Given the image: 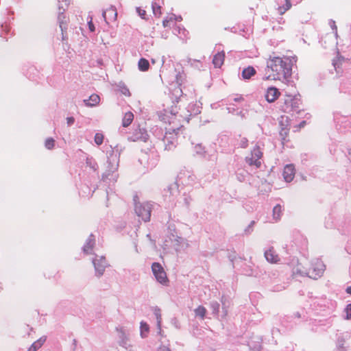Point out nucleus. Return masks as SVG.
I'll return each instance as SVG.
<instances>
[{
    "mask_svg": "<svg viewBox=\"0 0 351 351\" xmlns=\"http://www.w3.org/2000/svg\"><path fill=\"white\" fill-rule=\"evenodd\" d=\"M293 62H296L294 57L290 58L287 56H269L267 60V70L270 73L264 80L275 81L287 80L291 75Z\"/></svg>",
    "mask_w": 351,
    "mask_h": 351,
    "instance_id": "nucleus-1",
    "label": "nucleus"
},
{
    "mask_svg": "<svg viewBox=\"0 0 351 351\" xmlns=\"http://www.w3.org/2000/svg\"><path fill=\"white\" fill-rule=\"evenodd\" d=\"M302 101L296 96L286 95L283 104L280 106V110L285 113H291L299 109Z\"/></svg>",
    "mask_w": 351,
    "mask_h": 351,
    "instance_id": "nucleus-2",
    "label": "nucleus"
},
{
    "mask_svg": "<svg viewBox=\"0 0 351 351\" xmlns=\"http://www.w3.org/2000/svg\"><path fill=\"white\" fill-rule=\"evenodd\" d=\"M325 270L324 263L319 259L313 260L308 268V276L314 279H317L322 276Z\"/></svg>",
    "mask_w": 351,
    "mask_h": 351,
    "instance_id": "nucleus-3",
    "label": "nucleus"
},
{
    "mask_svg": "<svg viewBox=\"0 0 351 351\" xmlns=\"http://www.w3.org/2000/svg\"><path fill=\"white\" fill-rule=\"evenodd\" d=\"M135 212L137 215L145 221H147L150 219L151 216V206L148 203L135 204Z\"/></svg>",
    "mask_w": 351,
    "mask_h": 351,
    "instance_id": "nucleus-4",
    "label": "nucleus"
},
{
    "mask_svg": "<svg viewBox=\"0 0 351 351\" xmlns=\"http://www.w3.org/2000/svg\"><path fill=\"white\" fill-rule=\"evenodd\" d=\"M152 270L158 282L162 285L167 284L168 279L166 273L160 264L158 263H154L152 265Z\"/></svg>",
    "mask_w": 351,
    "mask_h": 351,
    "instance_id": "nucleus-5",
    "label": "nucleus"
},
{
    "mask_svg": "<svg viewBox=\"0 0 351 351\" xmlns=\"http://www.w3.org/2000/svg\"><path fill=\"white\" fill-rule=\"evenodd\" d=\"M262 156H263V153L261 151L260 147L258 146H256L252 149L250 156L246 158V162L250 166L254 165V166H256V167L259 168L261 165L260 159L261 158Z\"/></svg>",
    "mask_w": 351,
    "mask_h": 351,
    "instance_id": "nucleus-6",
    "label": "nucleus"
},
{
    "mask_svg": "<svg viewBox=\"0 0 351 351\" xmlns=\"http://www.w3.org/2000/svg\"><path fill=\"white\" fill-rule=\"evenodd\" d=\"M282 120L280 121V136L281 137L282 144L284 145L286 143L289 141V120L288 117H285V123L283 124L282 121L285 119L284 117H281Z\"/></svg>",
    "mask_w": 351,
    "mask_h": 351,
    "instance_id": "nucleus-7",
    "label": "nucleus"
},
{
    "mask_svg": "<svg viewBox=\"0 0 351 351\" xmlns=\"http://www.w3.org/2000/svg\"><path fill=\"white\" fill-rule=\"evenodd\" d=\"M280 95L281 93L277 88L271 86L267 89L265 98L267 102L274 103L279 98Z\"/></svg>",
    "mask_w": 351,
    "mask_h": 351,
    "instance_id": "nucleus-8",
    "label": "nucleus"
},
{
    "mask_svg": "<svg viewBox=\"0 0 351 351\" xmlns=\"http://www.w3.org/2000/svg\"><path fill=\"white\" fill-rule=\"evenodd\" d=\"M295 177V167L293 165H287L283 171V178L287 182H291Z\"/></svg>",
    "mask_w": 351,
    "mask_h": 351,
    "instance_id": "nucleus-9",
    "label": "nucleus"
},
{
    "mask_svg": "<svg viewBox=\"0 0 351 351\" xmlns=\"http://www.w3.org/2000/svg\"><path fill=\"white\" fill-rule=\"evenodd\" d=\"M93 263L95 266L96 273L99 276L101 275L104 271L106 266V262L105 258L101 256L99 259L95 258L93 260Z\"/></svg>",
    "mask_w": 351,
    "mask_h": 351,
    "instance_id": "nucleus-10",
    "label": "nucleus"
},
{
    "mask_svg": "<svg viewBox=\"0 0 351 351\" xmlns=\"http://www.w3.org/2000/svg\"><path fill=\"white\" fill-rule=\"evenodd\" d=\"M266 260L271 263H277L280 261L278 255L276 253L273 247L269 248L265 252Z\"/></svg>",
    "mask_w": 351,
    "mask_h": 351,
    "instance_id": "nucleus-11",
    "label": "nucleus"
},
{
    "mask_svg": "<svg viewBox=\"0 0 351 351\" xmlns=\"http://www.w3.org/2000/svg\"><path fill=\"white\" fill-rule=\"evenodd\" d=\"M102 16L106 21L107 18L111 21H115L117 17V12L116 8L114 6H110L106 11L103 12Z\"/></svg>",
    "mask_w": 351,
    "mask_h": 351,
    "instance_id": "nucleus-12",
    "label": "nucleus"
},
{
    "mask_svg": "<svg viewBox=\"0 0 351 351\" xmlns=\"http://www.w3.org/2000/svg\"><path fill=\"white\" fill-rule=\"evenodd\" d=\"M225 52L223 51L216 53L213 59V64L215 68H220L224 62Z\"/></svg>",
    "mask_w": 351,
    "mask_h": 351,
    "instance_id": "nucleus-13",
    "label": "nucleus"
},
{
    "mask_svg": "<svg viewBox=\"0 0 351 351\" xmlns=\"http://www.w3.org/2000/svg\"><path fill=\"white\" fill-rule=\"evenodd\" d=\"M278 3L281 4L278 8V11L280 14H285L291 8V0H278Z\"/></svg>",
    "mask_w": 351,
    "mask_h": 351,
    "instance_id": "nucleus-14",
    "label": "nucleus"
},
{
    "mask_svg": "<svg viewBox=\"0 0 351 351\" xmlns=\"http://www.w3.org/2000/svg\"><path fill=\"white\" fill-rule=\"evenodd\" d=\"M100 98L96 94L91 95L88 99H84V102L87 106L93 107L99 104Z\"/></svg>",
    "mask_w": 351,
    "mask_h": 351,
    "instance_id": "nucleus-15",
    "label": "nucleus"
},
{
    "mask_svg": "<svg viewBox=\"0 0 351 351\" xmlns=\"http://www.w3.org/2000/svg\"><path fill=\"white\" fill-rule=\"evenodd\" d=\"M69 3V0H62V2L60 1V0L58 1V7H59L60 12L58 16V19L60 21V27H62V18H64V16H62L63 12H61V10L64 11L65 9L68 7Z\"/></svg>",
    "mask_w": 351,
    "mask_h": 351,
    "instance_id": "nucleus-16",
    "label": "nucleus"
},
{
    "mask_svg": "<svg viewBox=\"0 0 351 351\" xmlns=\"http://www.w3.org/2000/svg\"><path fill=\"white\" fill-rule=\"evenodd\" d=\"M256 74V70L253 66H248L242 71V77L245 80H249Z\"/></svg>",
    "mask_w": 351,
    "mask_h": 351,
    "instance_id": "nucleus-17",
    "label": "nucleus"
},
{
    "mask_svg": "<svg viewBox=\"0 0 351 351\" xmlns=\"http://www.w3.org/2000/svg\"><path fill=\"white\" fill-rule=\"evenodd\" d=\"M95 244V240L92 235L87 239L86 244L83 247V250L85 253H90Z\"/></svg>",
    "mask_w": 351,
    "mask_h": 351,
    "instance_id": "nucleus-18",
    "label": "nucleus"
},
{
    "mask_svg": "<svg viewBox=\"0 0 351 351\" xmlns=\"http://www.w3.org/2000/svg\"><path fill=\"white\" fill-rule=\"evenodd\" d=\"M134 119V114L131 112H127L125 113L122 120V125L123 127H128L130 125Z\"/></svg>",
    "mask_w": 351,
    "mask_h": 351,
    "instance_id": "nucleus-19",
    "label": "nucleus"
},
{
    "mask_svg": "<svg viewBox=\"0 0 351 351\" xmlns=\"http://www.w3.org/2000/svg\"><path fill=\"white\" fill-rule=\"evenodd\" d=\"M149 63L145 58H141L138 62V68L141 71H147L149 69Z\"/></svg>",
    "mask_w": 351,
    "mask_h": 351,
    "instance_id": "nucleus-20",
    "label": "nucleus"
},
{
    "mask_svg": "<svg viewBox=\"0 0 351 351\" xmlns=\"http://www.w3.org/2000/svg\"><path fill=\"white\" fill-rule=\"evenodd\" d=\"M282 207L280 204H277L273 209V217L276 221L280 219L282 214Z\"/></svg>",
    "mask_w": 351,
    "mask_h": 351,
    "instance_id": "nucleus-21",
    "label": "nucleus"
},
{
    "mask_svg": "<svg viewBox=\"0 0 351 351\" xmlns=\"http://www.w3.org/2000/svg\"><path fill=\"white\" fill-rule=\"evenodd\" d=\"M46 338L44 337L40 338L38 341L32 343V345L29 348L27 351H36L38 348L41 347V346L43 344Z\"/></svg>",
    "mask_w": 351,
    "mask_h": 351,
    "instance_id": "nucleus-22",
    "label": "nucleus"
},
{
    "mask_svg": "<svg viewBox=\"0 0 351 351\" xmlns=\"http://www.w3.org/2000/svg\"><path fill=\"white\" fill-rule=\"evenodd\" d=\"M154 314L156 317V321H157V326L158 329V333H160L161 332V314L160 311L158 308H154L153 309Z\"/></svg>",
    "mask_w": 351,
    "mask_h": 351,
    "instance_id": "nucleus-23",
    "label": "nucleus"
},
{
    "mask_svg": "<svg viewBox=\"0 0 351 351\" xmlns=\"http://www.w3.org/2000/svg\"><path fill=\"white\" fill-rule=\"evenodd\" d=\"M149 326L145 322H141V326H140L141 336L142 337H147V335L149 332Z\"/></svg>",
    "mask_w": 351,
    "mask_h": 351,
    "instance_id": "nucleus-24",
    "label": "nucleus"
},
{
    "mask_svg": "<svg viewBox=\"0 0 351 351\" xmlns=\"http://www.w3.org/2000/svg\"><path fill=\"white\" fill-rule=\"evenodd\" d=\"M195 313L196 316L200 317L203 319L206 313V309L203 306H199L195 310Z\"/></svg>",
    "mask_w": 351,
    "mask_h": 351,
    "instance_id": "nucleus-25",
    "label": "nucleus"
},
{
    "mask_svg": "<svg viewBox=\"0 0 351 351\" xmlns=\"http://www.w3.org/2000/svg\"><path fill=\"white\" fill-rule=\"evenodd\" d=\"M153 14L156 16H159L161 14L160 5L159 3H157L156 1L152 3V5Z\"/></svg>",
    "mask_w": 351,
    "mask_h": 351,
    "instance_id": "nucleus-26",
    "label": "nucleus"
},
{
    "mask_svg": "<svg viewBox=\"0 0 351 351\" xmlns=\"http://www.w3.org/2000/svg\"><path fill=\"white\" fill-rule=\"evenodd\" d=\"M119 90L125 96L129 97L130 95L129 89L123 84H119Z\"/></svg>",
    "mask_w": 351,
    "mask_h": 351,
    "instance_id": "nucleus-27",
    "label": "nucleus"
},
{
    "mask_svg": "<svg viewBox=\"0 0 351 351\" xmlns=\"http://www.w3.org/2000/svg\"><path fill=\"white\" fill-rule=\"evenodd\" d=\"M55 141L52 138H49L45 141V147L48 149H51L54 147Z\"/></svg>",
    "mask_w": 351,
    "mask_h": 351,
    "instance_id": "nucleus-28",
    "label": "nucleus"
},
{
    "mask_svg": "<svg viewBox=\"0 0 351 351\" xmlns=\"http://www.w3.org/2000/svg\"><path fill=\"white\" fill-rule=\"evenodd\" d=\"M104 136L100 133H97L95 136V142L97 145H99L103 143Z\"/></svg>",
    "mask_w": 351,
    "mask_h": 351,
    "instance_id": "nucleus-29",
    "label": "nucleus"
},
{
    "mask_svg": "<svg viewBox=\"0 0 351 351\" xmlns=\"http://www.w3.org/2000/svg\"><path fill=\"white\" fill-rule=\"evenodd\" d=\"M136 12L142 19H145L146 11L140 7L136 8Z\"/></svg>",
    "mask_w": 351,
    "mask_h": 351,
    "instance_id": "nucleus-30",
    "label": "nucleus"
},
{
    "mask_svg": "<svg viewBox=\"0 0 351 351\" xmlns=\"http://www.w3.org/2000/svg\"><path fill=\"white\" fill-rule=\"evenodd\" d=\"M346 319H351V304H349L347 305L346 308Z\"/></svg>",
    "mask_w": 351,
    "mask_h": 351,
    "instance_id": "nucleus-31",
    "label": "nucleus"
},
{
    "mask_svg": "<svg viewBox=\"0 0 351 351\" xmlns=\"http://www.w3.org/2000/svg\"><path fill=\"white\" fill-rule=\"evenodd\" d=\"M88 28L90 29V32H94L95 31V26L93 23V21H92V18H90V21H88Z\"/></svg>",
    "mask_w": 351,
    "mask_h": 351,
    "instance_id": "nucleus-32",
    "label": "nucleus"
},
{
    "mask_svg": "<svg viewBox=\"0 0 351 351\" xmlns=\"http://www.w3.org/2000/svg\"><path fill=\"white\" fill-rule=\"evenodd\" d=\"M66 121H67V123H68V125H71V124H73V123H74V121H75V120H74V118H73V117H68V118L66 119Z\"/></svg>",
    "mask_w": 351,
    "mask_h": 351,
    "instance_id": "nucleus-33",
    "label": "nucleus"
},
{
    "mask_svg": "<svg viewBox=\"0 0 351 351\" xmlns=\"http://www.w3.org/2000/svg\"><path fill=\"white\" fill-rule=\"evenodd\" d=\"M306 121H302L298 125V130H300L301 128H303L304 127V125H306Z\"/></svg>",
    "mask_w": 351,
    "mask_h": 351,
    "instance_id": "nucleus-34",
    "label": "nucleus"
},
{
    "mask_svg": "<svg viewBox=\"0 0 351 351\" xmlns=\"http://www.w3.org/2000/svg\"><path fill=\"white\" fill-rule=\"evenodd\" d=\"M158 351H170V350L167 347H161Z\"/></svg>",
    "mask_w": 351,
    "mask_h": 351,
    "instance_id": "nucleus-35",
    "label": "nucleus"
},
{
    "mask_svg": "<svg viewBox=\"0 0 351 351\" xmlns=\"http://www.w3.org/2000/svg\"><path fill=\"white\" fill-rule=\"evenodd\" d=\"M346 293L351 295V286L348 287L346 290Z\"/></svg>",
    "mask_w": 351,
    "mask_h": 351,
    "instance_id": "nucleus-36",
    "label": "nucleus"
},
{
    "mask_svg": "<svg viewBox=\"0 0 351 351\" xmlns=\"http://www.w3.org/2000/svg\"><path fill=\"white\" fill-rule=\"evenodd\" d=\"M164 139H165V141L169 142V136H168V134H165Z\"/></svg>",
    "mask_w": 351,
    "mask_h": 351,
    "instance_id": "nucleus-37",
    "label": "nucleus"
},
{
    "mask_svg": "<svg viewBox=\"0 0 351 351\" xmlns=\"http://www.w3.org/2000/svg\"><path fill=\"white\" fill-rule=\"evenodd\" d=\"M167 23H168V21H167V20H164V21H163V25H164V26H167Z\"/></svg>",
    "mask_w": 351,
    "mask_h": 351,
    "instance_id": "nucleus-38",
    "label": "nucleus"
},
{
    "mask_svg": "<svg viewBox=\"0 0 351 351\" xmlns=\"http://www.w3.org/2000/svg\"><path fill=\"white\" fill-rule=\"evenodd\" d=\"M176 20L178 21V20H182V17L181 16H177L176 18Z\"/></svg>",
    "mask_w": 351,
    "mask_h": 351,
    "instance_id": "nucleus-39",
    "label": "nucleus"
}]
</instances>
